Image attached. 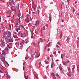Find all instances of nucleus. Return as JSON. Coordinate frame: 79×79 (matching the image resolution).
<instances>
[{
    "instance_id": "nucleus-55",
    "label": "nucleus",
    "mask_w": 79,
    "mask_h": 79,
    "mask_svg": "<svg viewBox=\"0 0 79 79\" xmlns=\"http://www.w3.org/2000/svg\"><path fill=\"white\" fill-rule=\"evenodd\" d=\"M1 68L2 69V70H3V69H4V68H3V67H1Z\"/></svg>"
},
{
    "instance_id": "nucleus-61",
    "label": "nucleus",
    "mask_w": 79,
    "mask_h": 79,
    "mask_svg": "<svg viewBox=\"0 0 79 79\" xmlns=\"http://www.w3.org/2000/svg\"><path fill=\"white\" fill-rule=\"evenodd\" d=\"M39 44H40V42H38V45H39Z\"/></svg>"
},
{
    "instance_id": "nucleus-44",
    "label": "nucleus",
    "mask_w": 79,
    "mask_h": 79,
    "mask_svg": "<svg viewBox=\"0 0 79 79\" xmlns=\"http://www.w3.org/2000/svg\"><path fill=\"white\" fill-rule=\"evenodd\" d=\"M9 26L10 28H11V25L10 24H9Z\"/></svg>"
},
{
    "instance_id": "nucleus-26",
    "label": "nucleus",
    "mask_w": 79,
    "mask_h": 79,
    "mask_svg": "<svg viewBox=\"0 0 79 79\" xmlns=\"http://www.w3.org/2000/svg\"><path fill=\"white\" fill-rule=\"evenodd\" d=\"M21 26L22 27V28H24V29H25V28H24V26H23V25H21Z\"/></svg>"
},
{
    "instance_id": "nucleus-23",
    "label": "nucleus",
    "mask_w": 79,
    "mask_h": 79,
    "mask_svg": "<svg viewBox=\"0 0 79 79\" xmlns=\"http://www.w3.org/2000/svg\"><path fill=\"white\" fill-rule=\"evenodd\" d=\"M59 69L60 71H62V68L61 67H60Z\"/></svg>"
},
{
    "instance_id": "nucleus-64",
    "label": "nucleus",
    "mask_w": 79,
    "mask_h": 79,
    "mask_svg": "<svg viewBox=\"0 0 79 79\" xmlns=\"http://www.w3.org/2000/svg\"><path fill=\"white\" fill-rule=\"evenodd\" d=\"M60 61V60H58V59H57V60H56V61Z\"/></svg>"
},
{
    "instance_id": "nucleus-2",
    "label": "nucleus",
    "mask_w": 79,
    "mask_h": 79,
    "mask_svg": "<svg viewBox=\"0 0 79 79\" xmlns=\"http://www.w3.org/2000/svg\"><path fill=\"white\" fill-rule=\"evenodd\" d=\"M18 21H19V19L18 18L16 20V23L15 24V27H18V26L19 25V24H18Z\"/></svg>"
},
{
    "instance_id": "nucleus-42",
    "label": "nucleus",
    "mask_w": 79,
    "mask_h": 79,
    "mask_svg": "<svg viewBox=\"0 0 79 79\" xmlns=\"http://www.w3.org/2000/svg\"><path fill=\"white\" fill-rule=\"evenodd\" d=\"M74 68H72V71L73 72V73L74 72Z\"/></svg>"
},
{
    "instance_id": "nucleus-63",
    "label": "nucleus",
    "mask_w": 79,
    "mask_h": 79,
    "mask_svg": "<svg viewBox=\"0 0 79 79\" xmlns=\"http://www.w3.org/2000/svg\"><path fill=\"white\" fill-rule=\"evenodd\" d=\"M33 44H34V45H35V43L33 42Z\"/></svg>"
},
{
    "instance_id": "nucleus-29",
    "label": "nucleus",
    "mask_w": 79,
    "mask_h": 79,
    "mask_svg": "<svg viewBox=\"0 0 79 79\" xmlns=\"http://www.w3.org/2000/svg\"><path fill=\"white\" fill-rule=\"evenodd\" d=\"M69 41V37H68L67 39V42H68Z\"/></svg>"
},
{
    "instance_id": "nucleus-56",
    "label": "nucleus",
    "mask_w": 79,
    "mask_h": 79,
    "mask_svg": "<svg viewBox=\"0 0 79 79\" xmlns=\"http://www.w3.org/2000/svg\"><path fill=\"white\" fill-rule=\"evenodd\" d=\"M73 12H74V11H75V10H74V8H73Z\"/></svg>"
},
{
    "instance_id": "nucleus-3",
    "label": "nucleus",
    "mask_w": 79,
    "mask_h": 79,
    "mask_svg": "<svg viewBox=\"0 0 79 79\" xmlns=\"http://www.w3.org/2000/svg\"><path fill=\"white\" fill-rule=\"evenodd\" d=\"M7 32H4V33H3V36L4 37H6L7 36Z\"/></svg>"
},
{
    "instance_id": "nucleus-59",
    "label": "nucleus",
    "mask_w": 79,
    "mask_h": 79,
    "mask_svg": "<svg viewBox=\"0 0 79 79\" xmlns=\"http://www.w3.org/2000/svg\"><path fill=\"white\" fill-rule=\"evenodd\" d=\"M50 51V48H48V52H49Z\"/></svg>"
},
{
    "instance_id": "nucleus-15",
    "label": "nucleus",
    "mask_w": 79,
    "mask_h": 79,
    "mask_svg": "<svg viewBox=\"0 0 79 79\" xmlns=\"http://www.w3.org/2000/svg\"><path fill=\"white\" fill-rule=\"evenodd\" d=\"M20 16H21V14H20V12H19L18 14V17L19 19V21H20Z\"/></svg>"
},
{
    "instance_id": "nucleus-31",
    "label": "nucleus",
    "mask_w": 79,
    "mask_h": 79,
    "mask_svg": "<svg viewBox=\"0 0 79 79\" xmlns=\"http://www.w3.org/2000/svg\"><path fill=\"white\" fill-rule=\"evenodd\" d=\"M56 47H57V48H59V46H58V44H56Z\"/></svg>"
},
{
    "instance_id": "nucleus-12",
    "label": "nucleus",
    "mask_w": 79,
    "mask_h": 79,
    "mask_svg": "<svg viewBox=\"0 0 79 79\" xmlns=\"http://www.w3.org/2000/svg\"><path fill=\"white\" fill-rule=\"evenodd\" d=\"M25 21L26 22H27V23H29V19L28 18L26 19L25 20Z\"/></svg>"
},
{
    "instance_id": "nucleus-41",
    "label": "nucleus",
    "mask_w": 79,
    "mask_h": 79,
    "mask_svg": "<svg viewBox=\"0 0 79 79\" xmlns=\"http://www.w3.org/2000/svg\"><path fill=\"white\" fill-rule=\"evenodd\" d=\"M13 4V5H15V3H16V1H15V2H14L13 3H12Z\"/></svg>"
},
{
    "instance_id": "nucleus-32",
    "label": "nucleus",
    "mask_w": 79,
    "mask_h": 79,
    "mask_svg": "<svg viewBox=\"0 0 79 79\" xmlns=\"http://www.w3.org/2000/svg\"><path fill=\"white\" fill-rule=\"evenodd\" d=\"M13 10L14 12H15V13H16V9H14Z\"/></svg>"
},
{
    "instance_id": "nucleus-25",
    "label": "nucleus",
    "mask_w": 79,
    "mask_h": 79,
    "mask_svg": "<svg viewBox=\"0 0 79 79\" xmlns=\"http://www.w3.org/2000/svg\"><path fill=\"white\" fill-rule=\"evenodd\" d=\"M45 26H44L43 28V31H45Z\"/></svg>"
},
{
    "instance_id": "nucleus-37",
    "label": "nucleus",
    "mask_w": 79,
    "mask_h": 79,
    "mask_svg": "<svg viewBox=\"0 0 79 79\" xmlns=\"http://www.w3.org/2000/svg\"><path fill=\"white\" fill-rule=\"evenodd\" d=\"M10 0L11 1L12 3H13L14 2V1H13V0H12V1L11 0Z\"/></svg>"
},
{
    "instance_id": "nucleus-47",
    "label": "nucleus",
    "mask_w": 79,
    "mask_h": 79,
    "mask_svg": "<svg viewBox=\"0 0 79 79\" xmlns=\"http://www.w3.org/2000/svg\"><path fill=\"white\" fill-rule=\"evenodd\" d=\"M38 15H39V13H40V10H38Z\"/></svg>"
},
{
    "instance_id": "nucleus-1",
    "label": "nucleus",
    "mask_w": 79,
    "mask_h": 79,
    "mask_svg": "<svg viewBox=\"0 0 79 79\" xmlns=\"http://www.w3.org/2000/svg\"><path fill=\"white\" fill-rule=\"evenodd\" d=\"M7 47L8 48H7L6 47V48L5 49V50L6 51V53H9V52L8 51V50H9V48H11L12 47H10V46L9 45L7 44Z\"/></svg>"
},
{
    "instance_id": "nucleus-5",
    "label": "nucleus",
    "mask_w": 79,
    "mask_h": 79,
    "mask_svg": "<svg viewBox=\"0 0 79 79\" xmlns=\"http://www.w3.org/2000/svg\"><path fill=\"white\" fill-rule=\"evenodd\" d=\"M51 76L53 77V78L54 79H55V74L53 73H52L51 74Z\"/></svg>"
},
{
    "instance_id": "nucleus-16",
    "label": "nucleus",
    "mask_w": 79,
    "mask_h": 79,
    "mask_svg": "<svg viewBox=\"0 0 79 79\" xmlns=\"http://www.w3.org/2000/svg\"><path fill=\"white\" fill-rule=\"evenodd\" d=\"M1 44H2V46H4V45H5V43H4V42H3V41H2Z\"/></svg>"
},
{
    "instance_id": "nucleus-4",
    "label": "nucleus",
    "mask_w": 79,
    "mask_h": 79,
    "mask_svg": "<svg viewBox=\"0 0 79 79\" xmlns=\"http://www.w3.org/2000/svg\"><path fill=\"white\" fill-rule=\"evenodd\" d=\"M7 41L8 43L10 42H13V40L11 39V40H10V39L7 38Z\"/></svg>"
},
{
    "instance_id": "nucleus-45",
    "label": "nucleus",
    "mask_w": 79,
    "mask_h": 79,
    "mask_svg": "<svg viewBox=\"0 0 79 79\" xmlns=\"http://www.w3.org/2000/svg\"><path fill=\"white\" fill-rule=\"evenodd\" d=\"M69 60H68L67 61H66V63H67V64H68V63H69Z\"/></svg>"
},
{
    "instance_id": "nucleus-19",
    "label": "nucleus",
    "mask_w": 79,
    "mask_h": 79,
    "mask_svg": "<svg viewBox=\"0 0 79 79\" xmlns=\"http://www.w3.org/2000/svg\"><path fill=\"white\" fill-rule=\"evenodd\" d=\"M49 21L50 22H51V21H52V18H51V17H49Z\"/></svg>"
},
{
    "instance_id": "nucleus-7",
    "label": "nucleus",
    "mask_w": 79,
    "mask_h": 79,
    "mask_svg": "<svg viewBox=\"0 0 79 79\" xmlns=\"http://www.w3.org/2000/svg\"><path fill=\"white\" fill-rule=\"evenodd\" d=\"M68 75L69 77H71V71H69V73L68 74Z\"/></svg>"
},
{
    "instance_id": "nucleus-46",
    "label": "nucleus",
    "mask_w": 79,
    "mask_h": 79,
    "mask_svg": "<svg viewBox=\"0 0 79 79\" xmlns=\"http://www.w3.org/2000/svg\"><path fill=\"white\" fill-rule=\"evenodd\" d=\"M47 60H49L50 59V58H49V57H47Z\"/></svg>"
},
{
    "instance_id": "nucleus-34",
    "label": "nucleus",
    "mask_w": 79,
    "mask_h": 79,
    "mask_svg": "<svg viewBox=\"0 0 79 79\" xmlns=\"http://www.w3.org/2000/svg\"><path fill=\"white\" fill-rule=\"evenodd\" d=\"M31 39H35V37H34L32 36H31Z\"/></svg>"
},
{
    "instance_id": "nucleus-40",
    "label": "nucleus",
    "mask_w": 79,
    "mask_h": 79,
    "mask_svg": "<svg viewBox=\"0 0 79 79\" xmlns=\"http://www.w3.org/2000/svg\"><path fill=\"white\" fill-rule=\"evenodd\" d=\"M9 4L10 5H12V4H11V2H9Z\"/></svg>"
},
{
    "instance_id": "nucleus-43",
    "label": "nucleus",
    "mask_w": 79,
    "mask_h": 79,
    "mask_svg": "<svg viewBox=\"0 0 79 79\" xmlns=\"http://www.w3.org/2000/svg\"><path fill=\"white\" fill-rule=\"evenodd\" d=\"M61 37H62V35H60V39H61Z\"/></svg>"
},
{
    "instance_id": "nucleus-57",
    "label": "nucleus",
    "mask_w": 79,
    "mask_h": 79,
    "mask_svg": "<svg viewBox=\"0 0 79 79\" xmlns=\"http://www.w3.org/2000/svg\"><path fill=\"white\" fill-rule=\"evenodd\" d=\"M58 53H61V52H60V51H58Z\"/></svg>"
},
{
    "instance_id": "nucleus-52",
    "label": "nucleus",
    "mask_w": 79,
    "mask_h": 79,
    "mask_svg": "<svg viewBox=\"0 0 79 79\" xmlns=\"http://www.w3.org/2000/svg\"><path fill=\"white\" fill-rule=\"evenodd\" d=\"M23 46H20V48H21V49H23Z\"/></svg>"
},
{
    "instance_id": "nucleus-13",
    "label": "nucleus",
    "mask_w": 79,
    "mask_h": 79,
    "mask_svg": "<svg viewBox=\"0 0 79 79\" xmlns=\"http://www.w3.org/2000/svg\"><path fill=\"white\" fill-rule=\"evenodd\" d=\"M2 55H5V51L4 50H3L2 51Z\"/></svg>"
},
{
    "instance_id": "nucleus-14",
    "label": "nucleus",
    "mask_w": 79,
    "mask_h": 79,
    "mask_svg": "<svg viewBox=\"0 0 79 79\" xmlns=\"http://www.w3.org/2000/svg\"><path fill=\"white\" fill-rule=\"evenodd\" d=\"M46 47H50V42L49 43V44H48Z\"/></svg>"
},
{
    "instance_id": "nucleus-53",
    "label": "nucleus",
    "mask_w": 79,
    "mask_h": 79,
    "mask_svg": "<svg viewBox=\"0 0 79 79\" xmlns=\"http://www.w3.org/2000/svg\"><path fill=\"white\" fill-rule=\"evenodd\" d=\"M57 44H59V45H61V44H60V42H58Z\"/></svg>"
},
{
    "instance_id": "nucleus-18",
    "label": "nucleus",
    "mask_w": 79,
    "mask_h": 79,
    "mask_svg": "<svg viewBox=\"0 0 79 79\" xmlns=\"http://www.w3.org/2000/svg\"><path fill=\"white\" fill-rule=\"evenodd\" d=\"M40 40H41V42H44V41L42 39L40 38Z\"/></svg>"
},
{
    "instance_id": "nucleus-54",
    "label": "nucleus",
    "mask_w": 79,
    "mask_h": 79,
    "mask_svg": "<svg viewBox=\"0 0 79 79\" xmlns=\"http://www.w3.org/2000/svg\"><path fill=\"white\" fill-rule=\"evenodd\" d=\"M26 64V62L24 61L23 64V65H25V64Z\"/></svg>"
},
{
    "instance_id": "nucleus-11",
    "label": "nucleus",
    "mask_w": 79,
    "mask_h": 79,
    "mask_svg": "<svg viewBox=\"0 0 79 79\" xmlns=\"http://www.w3.org/2000/svg\"><path fill=\"white\" fill-rule=\"evenodd\" d=\"M24 77L25 79H29V77H28V75H27V76H25Z\"/></svg>"
},
{
    "instance_id": "nucleus-24",
    "label": "nucleus",
    "mask_w": 79,
    "mask_h": 79,
    "mask_svg": "<svg viewBox=\"0 0 79 79\" xmlns=\"http://www.w3.org/2000/svg\"><path fill=\"white\" fill-rule=\"evenodd\" d=\"M14 38H18V36H17V35H15V36H14Z\"/></svg>"
},
{
    "instance_id": "nucleus-20",
    "label": "nucleus",
    "mask_w": 79,
    "mask_h": 79,
    "mask_svg": "<svg viewBox=\"0 0 79 79\" xmlns=\"http://www.w3.org/2000/svg\"><path fill=\"white\" fill-rule=\"evenodd\" d=\"M28 58H29V57L28 56L26 57L25 58V60H27Z\"/></svg>"
},
{
    "instance_id": "nucleus-35",
    "label": "nucleus",
    "mask_w": 79,
    "mask_h": 79,
    "mask_svg": "<svg viewBox=\"0 0 79 79\" xmlns=\"http://www.w3.org/2000/svg\"><path fill=\"white\" fill-rule=\"evenodd\" d=\"M56 52H53V53H54V55H56Z\"/></svg>"
},
{
    "instance_id": "nucleus-36",
    "label": "nucleus",
    "mask_w": 79,
    "mask_h": 79,
    "mask_svg": "<svg viewBox=\"0 0 79 79\" xmlns=\"http://www.w3.org/2000/svg\"><path fill=\"white\" fill-rule=\"evenodd\" d=\"M12 44H13V42H12V43H10L9 44H10V45H12Z\"/></svg>"
},
{
    "instance_id": "nucleus-48",
    "label": "nucleus",
    "mask_w": 79,
    "mask_h": 79,
    "mask_svg": "<svg viewBox=\"0 0 79 79\" xmlns=\"http://www.w3.org/2000/svg\"><path fill=\"white\" fill-rule=\"evenodd\" d=\"M35 33L36 34H38V32H37L36 31H35Z\"/></svg>"
},
{
    "instance_id": "nucleus-9",
    "label": "nucleus",
    "mask_w": 79,
    "mask_h": 79,
    "mask_svg": "<svg viewBox=\"0 0 79 79\" xmlns=\"http://www.w3.org/2000/svg\"><path fill=\"white\" fill-rule=\"evenodd\" d=\"M32 8L34 9V10H35V5H34V4H32Z\"/></svg>"
},
{
    "instance_id": "nucleus-58",
    "label": "nucleus",
    "mask_w": 79,
    "mask_h": 79,
    "mask_svg": "<svg viewBox=\"0 0 79 79\" xmlns=\"http://www.w3.org/2000/svg\"><path fill=\"white\" fill-rule=\"evenodd\" d=\"M16 31H17V32H18V29H16Z\"/></svg>"
},
{
    "instance_id": "nucleus-6",
    "label": "nucleus",
    "mask_w": 79,
    "mask_h": 79,
    "mask_svg": "<svg viewBox=\"0 0 79 79\" xmlns=\"http://www.w3.org/2000/svg\"><path fill=\"white\" fill-rule=\"evenodd\" d=\"M39 23H40V21L39 20H37L35 24V26H37V25H39Z\"/></svg>"
},
{
    "instance_id": "nucleus-33",
    "label": "nucleus",
    "mask_w": 79,
    "mask_h": 79,
    "mask_svg": "<svg viewBox=\"0 0 79 79\" xmlns=\"http://www.w3.org/2000/svg\"><path fill=\"white\" fill-rule=\"evenodd\" d=\"M56 76H57V77H60V76L58 75V74H56Z\"/></svg>"
},
{
    "instance_id": "nucleus-51",
    "label": "nucleus",
    "mask_w": 79,
    "mask_h": 79,
    "mask_svg": "<svg viewBox=\"0 0 79 79\" xmlns=\"http://www.w3.org/2000/svg\"><path fill=\"white\" fill-rule=\"evenodd\" d=\"M40 56V54L39 55H38L37 56H36V58H39V57Z\"/></svg>"
},
{
    "instance_id": "nucleus-21",
    "label": "nucleus",
    "mask_w": 79,
    "mask_h": 79,
    "mask_svg": "<svg viewBox=\"0 0 79 79\" xmlns=\"http://www.w3.org/2000/svg\"><path fill=\"white\" fill-rule=\"evenodd\" d=\"M32 26V25H31V23H29L28 25V26H29V27H31V26Z\"/></svg>"
},
{
    "instance_id": "nucleus-10",
    "label": "nucleus",
    "mask_w": 79,
    "mask_h": 79,
    "mask_svg": "<svg viewBox=\"0 0 79 79\" xmlns=\"http://www.w3.org/2000/svg\"><path fill=\"white\" fill-rule=\"evenodd\" d=\"M62 63L64 65H66V66H67V63H66V62L64 61Z\"/></svg>"
},
{
    "instance_id": "nucleus-8",
    "label": "nucleus",
    "mask_w": 79,
    "mask_h": 79,
    "mask_svg": "<svg viewBox=\"0 0 79 79\" xmlns=\"http://www.w3.org/2000/svg\"><path fill=\"white\" fill-rule=\"evenodd\" d=\"M24 40H22V42L20 44V45H23V44H24Z\"/></svg>"
},
{
    "instance_id": "nucleus-38",
    "label": "nucleus",
    "mask_w": 79,
    "mask_h": 79,
    "mask_svg": "<svg viewBox=\"0 0 79 79\" xmlns=\"http://www.w3.org/2000/svg\"><path fill=\"white\" fill-rule=\"evenodd\" d=\"M33 19V17H32V18L31 19V17H30V19H31V21L32 20V19Z\"/></svg>"
},
{
    "instance_id": "nucleus-49",
    "label": "nucleus",
    "mask_w": 79,
    "mask_h": 79,
    "mask_svg": "<svg viewBox=\"0 0 79 79\" xmlns=\"http://www.w3.org/2000/svg\"><path fill=\"white\" fill-rule=\"evenodd\" d=\"M9 35L10 37V36H11V33H9Z\"/></svg>"
},
{
    "instance_id": "nucleus-27",
    "label": "nucleus",
    "mask_w": 79,
    "mask_h": 79,
    "mask_svg": "<svg viewBox=\"0 0 79 79\" xmlns=\"http://www.w3.org/2000/svg\"><path fill=\"white\" fill-rule=\"evenodd\" d=\"M68 70L69 71H70V70L71 69V68H70V67H69L68 68Z\"/></svg>"
},
{
    "instance_id": "nucleus-60",
    "label": "nucleus",
    "mask_w": 79,
    "mask_h": 79,
    "mask_svg": "<svg viewBox=\"0 0 79 79\" xmlns=\"http://www.w3.org/2000/svg\"><path fill=\"white\" fill-rule=\"evenodd\" d=\"M45 26H46V27H48V24L46 25Z\"/></svg>"
},
{
    "instance_id": "nucleus-62",
    "label": "nucleus",
    "mask_w": 79,
    "mask_h": 79,
    "mask_svg": "<svg viewBox=\"0 0 79 79\" xmlns=\"http://www.w3.org/2000/svg\"><path fill=\"white\" fill-rule=\"evenodd\" d=\"M20 27H18L17 29H18V30H20Z\"/></svg>"
},
{
    "instance_id": "nucleus-22",
    "label": "nucleus",
    "mask_w": 79,
    "mask_h": 79,
    "mask_svg": "<svg viewBox=\"0 0 79 79\" xmlns=\"http://www.w3.org/2000/svg\"><path fill=\"white\" fill-rule=\"evenodd\" d=\"M79 41H77V46H79Z\"/></svg>"
},
{
    "instance_id": "nucleus-30",
    "label": "nucleus",
    "mask_w": 79,
    "mask_h": 79,
    "mask_svg": "<svg viewBox=\"0 0 79 79\" xmlns=\"http://www.w3.org/2000/svg\"><path fill=\"white\" fill-rule=\"evenodd\" d=\"M63 54H62L61 55V57L62 59H63Z\"/></svg>"
},
{
    "instance_id": "nucleus-39",
    "label": "nucleus",
    "mask_w": 79,
    "mask_h": 79,
    "mask_svg": "<svg viewBox=\"0 0 79 79\" xmlns=\"http://www.w3.org/2000/svg\"><path fill=\"white\" fill-rule=\"evenodd\" d=\"M68 3L69 4V0H67Z\"/></svg>"
},
{
    "instance_id": "nucleus-17",
    "label": "nucleus",
    "mask_w": 79,
    "mask_h": 79,
    "mask_svg": "<svg viewBox=\"0 0 79 79\" xmlns=\"http://www.w3.org/2000/svg\"><path fill=\"white\" fill-rule=\"evenodd\" d=\"M54 64V63H53V62H52V64H51V68H53V66Z\"/></svg>"
},
{
    "instance_id": "nucleus-50",
    "label": "nucleus",
    "mask_w": 79,
    "mask_h": 79,
    "mask_svg": "<svg viewBox=\"0 0 79 79\" xmlns=\"http://www.w3.org/2000/svg\"><path fill=\"white\" fill-rule=\"evenodd\" d=\"M63 35V32H62V31H61L60 32V35Z\"/></svg>"
},
{
    "instance_id": "nucleus-28",
    "label": "nucleus",
    "mask_w": 79,
    "mask_h": 79,
    "mask_svg": "<svg viewBox=\"0 0 79 79\" xmlns=\"http://www.w3.org/2000/svg\"><path fill=\"white\" fill-rule=\"evenodd\" d=\"M45 64H48V61H45Z\"/></svg>"
}]
</instances>
